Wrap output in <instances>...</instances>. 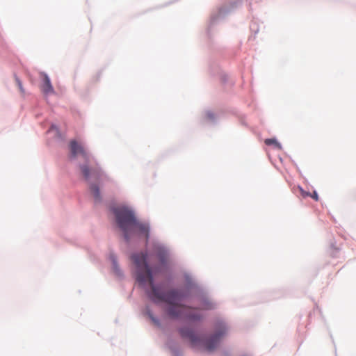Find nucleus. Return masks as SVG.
Masks as SVG:
<instances>
[{"label":"nucleus","mask_w":356,"mask_h":356,"mask_svg":"<svg viewBox=\"0 0 356 356\" xmlns=\"http://www.w3.org/2000/svg\"><path fill=\"white\" fill-rule=\"evenodd\" d=\"M147 254L145 252H140L131 256V259L136 267L137 282L142 286L148 284L151 287V292L149 294L151 299L155 302L167 303L166 312L172 318L200 320L201 316L197 313L196 309L179 304L181 301L182 296L178 290H171L165 293L154 284L152 271L147 263Z\"/></svg>","instance_id":"obj_1"},{"label":"nucleus","mask_w":356,"mask_h":356,"mask_svg":"<svg viewBox=\"0 0 356 356\" xmlns=\"http://www.w3.org/2000/svg\"><path fill=\"white\" fill-rule=\"evenodd\" d=\"M115 221L122 232L126 241H129L135 236H145L146 241L149 238V227L145 222L137 220L134 211L130 209L121 207L113 210Z\"/></svg>","instance_id":"obj_2"},{"label":"nucleus","mask_w":356,"mask_h":356,"mask_svg":"<svg viewBox=\"0 0 356 356\" xmlns=\"http://www.w3.org/2000/svg\"><path fill=\"white\" fill-rule=\"evenodd\" d=\"M227 331V328L225 324L223 322H220L218 324L216 333L202 341L193 330L188 328H181L180 330V334L182 337L188 339L193 346L199 345L202 343L205 350L210 352L213 351L218 346L221 338L226 334Z\"/></svg>","instance_id":"obj_3"},{"label":"nucleus","mask_w":356,"mask_h":356,"mask_svg":"<svg viewBox=\"0 0 356 356\" xmlns=\"http://www.w3.org/2000/svg\"><path fill=\"white\" fill-rule=\"evenodd\" d=\"M81 170L85 179L87 181L90 180L92 178L97 180L102 175V170L97 166L90 168L87 165H83L81 166Z\"/></svg>","instance_id":"obj_4"},{"label":"nucleus","mask_w":356,"mask_h":356,"mask_svg":"<svg viewBox=\"0 0 356 356\" xmlns=\"http://www.w3.org/2000/svg\"><path fill=\"white\" fill-rule=\"evenodd\" d=\"M70 148L72 157H76L78 154H80L86 161L88 160L90 156L88 152L85 149L83 146L76 141L72 140L70 143Z\"/></svg>","instance_id":"obj_5"},{"label":"nucleus","mask_w":356,"mask_h":356,"mask_svg":"<svg viewBox=\"0 0 356 356\" xmlns=\"http://www.w3.org/2000/svg\"><path fill=\"white\" fill-rule=\"evenodd\" d=\"M41 76L43 77L44 82L41 87L42 91L46 95L54 93V90L49 76L44 73H41Z\"/></svg>","instance_id":"obj_6"},{"label":"nucleus","mask_w":356,"mask_h":356,"mask_svg":"<svg viewBox=\"0 0 356 356\" xmlns=\"http://www.w3.org/2000/svg\"><path fill=\"white\" fill-rule=\"evenodd\" d=\"M90 192L94 196L95 200H100V192L98 186L97 185H91L90 186Z\"/></svg>","instance_id":"obj_7"},{"label":"nucleus","mask_w":356,"mask_h":356,"mask_svg":"<svg viewBox=\"0 0 356 356\" xmlns=\"http://www.w3.org/2000/svg\"><path fill=\"white\" fill-rule=\"evenodd\" d=\"M265 144L267 145H274L276 147L280 149V144L275 138H268L265 140Z\"/></svg>","instance_id":"obj_8"},{"label":"nucleus","mask_w":356,"mask_h":356,"mask_svg":"<svg viewBox=\"0 0 356 356\" xmlns=\"http://www.w3.org/2000/svg\"><path fill=\"white\" fill-rule=\"evenodd\" d=\"M213 308V305L209 301H204L202 303L201 309H211Z\"/></svg>","instance_id":"obj_9"},{"label":"nucleus","mask_w":356,"mask_h":356,"mask_svg":"<svg viewBox=\"0 0 356 356\" xmlns=\"http://www.w3.org/2000/svg\"><path fill=\"white\" fill-rule=\"evenodd\" d=\"M298 189H299V191H300V195L302 197H310V195H311V193L309 192H307L305 191H304L302 189V188L301 187H298Z\"/></svg>","instance_id":"obj_10"},{"label":"nucleus","mask_w":356,"mask_h":356,"mask_svg":"<svg viewBox=\"0 0 356 356\" xmlns=\"http://www.w3.org/2000/svg\"><path fill=\"white\" fill-rule=\"evenodd\" d=\"M167 256V252L165 250L162 249L161 250V254L159 255L160 259L162 262L165 261V257Z\"/></svg>","instance_id":"obj_11"},{"label":"nucleus","mask_w":356,"mask_h":356,"mask_svg":"<svg viewBox=\"0 0 356 356\" xmlns=\"http://www.w3.org/2000/svg\"><path fill=\"white\" fill-rule=\"evenodd\" d=\"M310 197L315 201H318V195L316 191H314L312 193H311Z\"/></svg>","instance_id":"obj_12"},{"label":"nucleus","mask_w":356,"mask_h":356,"mask_svg":"<svg viewBox=\"0 0 356 356\" xmlns=\"http://www.w3.org/2000/svg\"><path fill=\"white\" fill-rule=\"evenodd\" d=\"M17 85H18V86H19V88L20 90H21L22 92H23V88H22V85L21 81H20L19 79H17Z\"/></svg>","instance_id":"obj_13"},{"label":"nucleus","mask_w":356,"mask_h":356,"mask_svg":"<svg viewBox=\"0 0 356 356\" xmlns=\"http://www.w3.org/2000/svg\"><path fill=\"white\" fill-rule=\"evenodd\" d=\"M208 117L210 118H213L212 115H211L210 113H208Z\"/></svg>","instance_id":"obj_14"},{"label":"nucleus","mask_w":356,"mask_h":356,"mask_svg":"<svg viewBox=\"0 0 356 356\" xmlns=\"http://www.w3.org/2000/svg\"><path fill=\"white\" fill-rule=\"evenodd\" d=\"M152 320H153V321H154V322H155V323H156V322H157V321H156V319H154L153 317H152Z\"/></svg>","instance_id":"obj_15"}]
</instances>
